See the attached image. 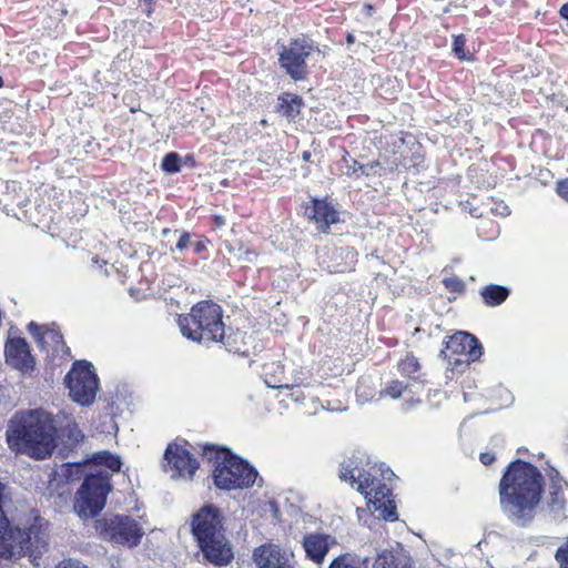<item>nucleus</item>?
I'll return each instance as SVG.
<instances>
[{"label":"nucleus","instance_id":"obj_10","mask_svg":"<svg viewBox=\"0 0 568 568\" xmlns=\"http://www.w3.org/2000/svg\"><path fill=\"white\" fill-rule=\"evenodd\" d=\"M69 396L80 405H91L95 398L99 381L90 363L82 361L73 364L65 376Z\"/></svg>","mask_w":568,"mask_h":568},{"label":"nucleus","instance_id":"obj_9","mask_svg":"<svg viewBox=\"0 0 568 568\" xmlns=\"http://www.w3.org/2000/svg\"><path fill=\"white\" fill-rule=\"evenodd\" d=\"M95 529L103 539L130 548L138 546L144 535V528L138 520L123 515L97 520Z\"/></svg>","mask_w":568,"mask_h":568},{"label":"nucleus","instance_id":"obj_31","mask_svg":"<svg viewBox=\"0 0 568 568\" xmlns=\"http://www.w3.org/2000/svg\"><path fill=\"white\" fill-rule=\"evenodd\" d=\"M444 285L452 292L459 293L464 290V282L456 276L447 277L444 280Z\"/></svg>","mask_w":568,"mask_h":568},{"label":"nucleus","instance_id":"obj_2","mask_svg":"<svg viewBox=\"0 0 568 568\" xmlns=\"http://www.w3.org/2000/svg\"><path fill=\"white\" fill-rule=\"evenodd\" d=\"M54 417L44 409L16 413L9 420L6 438L9 448L34 459H45L57 447Z\"/></svg>","mask_w":568,"mask_h":568},{"label":"nucleus","instance_id":"obj_19","mask_svg":"<svg viewBox=\"0 0 568 568\" xmlns=\"http://www.w3.org/2000/svg\"><path fill=\"white\" fill-rule=\"evenodd\" d=\"M373 568H414L413 561L405 555H394L392 551L383 550L377 555Z\"/></svg>","mask_w":568,"mask_h":568},{"label":"nucleus","instance_id":"obj_18","mask_svg":"<svg viewBox=\"0 0 568 568\" xmlns=\"http://www.w3.org/2000/svg\"><path fill=\"white\" fill-rule=\"evenodd\" d=\"M29 332L42 348H52L54 352L63 345L62 335L52 327L40 326L33 322L29 324Z\"/></svg>","mask_w":568,"mask_h":568},{"label":"nucleus","instance_id":"obj_29","mask_svg":"<svg viewBox=\"0 0 568 568\" xmlns=\"http://www.w3.org/2000/svg\"><path fill=\"white\" fill-rule=\"evenodd\" d=\"M555 558L559 564V568H568V538L565 544L557 549Z\"/></svg>","mask_w":568,"mask_h":568},{"label":"nucleus","instance_id":"obj_21","mask_svg":"<svg viewBox=\"0 0 568 568\" xmlns=\"http://www.w3.org/2000/svg\"><path fill=\"white\" fill-rule=\"evenodd\" d=\"M547 505L554 519L560 520L566 518V498L565 490L561 485H555L552 490L549 491Z\"/></svg>","mask_w":568,"mask_h":568},{"label":"nucleus","instance_id":"obj_20","mask_svg":"<svg viewBox=\"0 0 568 568\" xmlns=\"http://www.w3.org/2000/svg\"><path fill=\"white\" fill-rule=\"evenodd\" d=\"M54 419L55 426L58 424L60 425L61 435L67 437V444L69 446H73L82 440L83 435L70 416L65 413H60Z\"/></svg>","mask_w":568,"mask_h":568},{"label":"nucleus","instance_id":"obj_12","mask_svg":"<svg viewBox=\"0 0 568 568\" xmlns=\"http://www.w3.org/2000/svg\"><path fill=\"white\" fill-rule=\"evenodd\" d=\"M312 47L305 41L295 40L290 48L281 54L282 67L294 79H303L306 73L305 59L311 54Z\"/></svg>","mask_w":568,"mask_h":568},{"label":"nucleus","instance_id":"obj_15","mask_svg":"<svg viewBox=\"0 0 568 568\" xmlns=\"http://www.w3.org/2000/svg\"><path fill=\"white\" fill-rule=\"evenodd\" d=\"M6 361L14 368L27 373L33 368L34 361L23 338L10 339L4 349Z\"/></svg>","mask_w":568,"mask_h":568},{"label":"nucleus","instance_id":"obj_17","mask_svg":"<svg viewBox=\"0 0 568 568\" xmlns=\"http://www.w3.org/2000/svg\"><path fill=\"white\" fill-rule=\"evenodd\" d=\"M318 229L326 231L331 224L339 222L338 212L327 202L315 200L308 212Z\"/></svg>","mask_w":568,"mask_h":568},{"label":"nucleus","instance_id":"obj_13","mask_svg":"<svg viewBox=\"0 0 568 568\" xmlns=\"http://www.w3.org/2000/svg\"><path fill=\"white\" fill-rule=\"evenodd\" d=\"M253 560L257 568H294L291 555L275 544H265L255 548Z\"/></svg>","mask_w":568,"mask_h":568},{"label":"nucleus","instance_id":"obj_38","mask_svg":"<svg viewBox=\"0 0 568 568\" xmlns=\"http://www.w3.org/2000/svg\"><path fill=\"white\" fill-rule=\"evenodd\" d=\"M193 245H194V250L196 252H201L203 250V247H204L202 242H195Z\"/></svg>","mask_w":568,"mask_h":568},{"label":"nucleus","instance_id":"obj_32","mask_svg":"<svg viewBox=\"0 0 568 568\" xmlns=\"http://www.w3.org/2000/svg\"><path fill=\"white\" fill-rule=\"evenodd\" d=\"M55 568H89L88 566L83 565L81 561L75 559H65L59 562Z\"/></svg>","mask_w":568,"mask_h":568},{"label":"nucleus","instance_id":"obj_30","mask_svg":"<svg viewBox=\"0 0 568 568\" xmlns=\"http://www.w3.org/2000/svg\"><path fill=\"white\" fill-rule=\"evenodd\" d=\"M465 38L464 36H457L455 37L454 43H453V51L454 53L462 60H468L469 58L466 55L464 47H465Z\"/></svg>","mask_w":568,"mask_h":568},{"label":"nucleus","instance_id":"obj_5","mask_svg":"<svg viewBox=\"0 0 568 568\" xmlns=\"http://www.w3.org/2000/svg\"><path fill=\"white\" fill-rule=\"evenodd\" d=\"M191 532L203 556L215 566L227 565L233 551L225 537L223 517L214 505H205L195 511L190 521Z\"/></svg>","mask_w":568,"mask_h":568},{"label":"nucleus","instance_id":"obj_39","mask_svg":"<svg viewBox=\"0 0 568 568\" xmlns=\"http://www.w3.org/2000/svg\"><path fill=\"white\" fill-rule=\"evenodd\" d=\"M393 471H390L389 469H387L386 471H383L382 473V476L384 479H390V477L393 476Z\"/></svg>","mask_w":568,"mask_h":568},{"label":"nucleus","instance_id":"obj_25","mask_svg":"<svg viewBox=\"0 0 568 568\" xmlns=\"http://www.w3.org/2000/svg\"><path fill=\"white\" fill-rule=\"evenodd\" d=\"M302 101L296 95H287V98L283 99V103L281 104V109L283 114L290 119H294L301 111Z\"/></svg>","mask_w":568,"mask_h":568},{"label":"nucleus","instance_id":"obj_44","mask_svg":"<svg viewBox=\"0 0 568 568\" xmlns=\"http://www.w3.org/2000/svg\"><path fill=\"white\" fill-rule=\"evenodd\" d=\"M500 214L507 215L508 214V207L507 206H503V211L500 212Z\"/></svg>","mask_w":568,"mask_h":568},{"label":"nucleus","instance_id":"obj_8","mask_svg":"<svg viewBox=\"0 0 568 568\" xmlns=\"http://www.w3.org/2000/svg\"><path fill=\"white\" fill-rule=\"evenodd\" d=\"M48 535L38 527L21 529L9 521L0 529V558L16 560L29 556L34 565L48 550Z\"/></svg>","mask_w":568,"mask_h":568},{"label":"nucleus","instance_id":"obj_45","mask_svg":"<svg viewBox=\"0 0 568 568\" xmlns=\"http://www.w3.org/2000/svg\"><path fill=\"white\" fill-rule=\"evenodd\" d=\"M367 12H371L373 10L372 6H366Z\"/></svg>","mask_w":568,"mask_h":568},{"label":"nucleus","instance_id":"obj_24","mask_svg":"<svg viewBox=\"0 0 568 568\" xmlns=\"http://www.w3.org/2000/svg\"><path fill=\"white\" fill-rule=\"evenodd\" d=\"M265 369V383L272 388H290L288 384H283L282 379L276 376V373H282V366L280 364H268L264 367Z\"/></svg>","mask_w":568,"mask_h":568},{"label":"nucleus","instance_id":"obj_11","mask_svg":"<svg viewBox=\"0 0 568 568\" xmlns=\"http://www.w3.org/2000/svg\"><path fill=\"white\" fill-rule=\"evenodd\" d=\"M164 470L171 473L172 478H193L199 463L187 450L185 445L171 443L164 452Z\"/></svg>","mask_w":568,"mask_h":568},{"label":"nucleus","instance_id":"obj_46","mask_svg":"<svg viewBox=\"0 0 568 568\" xmlns=\"http://www.w3.org/2000/svg\"><path fill=\"white\" fill-rule=\"evenodd\" d=\"M2 85V79L0 78V87Z\"/></svg>","mask_w":568,"mask_h":568},{"label":"nucleus","instance_id":"obj_36","mask_svg":"<svg viewBox=\"0 0 568 568\" xmlns=\"http://www.w3.org/2000/svg\"><path fill=\"white\" fill-rule=\"evenodd\" d=\"M480 462L484 464V465H489L491 464L494 460H495V457L489 454V453H483L480 454Z\"/></svg>","mask_w":568,"mask_h":568},{"label":"nucleus","instance_id":"obj_23","mask_svg":"<svg viewBox=\"0 0 568 568\" xmlns=\"http://www.w3.org/2000/svg\"><path fill=\"white\" fill-rule=\"evenodd\" d=\"M327 568H367V559L361 560L349 552L335 557Z\"/></svg>","mask_w":568,"mask_h":568},{"label":"nucleus","instance_id":"obj_28","mask_svg":"<svg viewBox=\"0 0 568 568\" xmlns=\"http://www.w3.org/2000/svg\"><path fill=\"white\" fill-rule=\"evenodd\" d=\"M405 389H406V386L402 382L394 381L390 383L389 386H387L385 388V390H383L381 393V395L389 396L393 399H397L402 396V394Z\"/></svg>","mask_w":568,"mask_h":568},{"label":"nucleus","instance_id":"obj_3","mask_svg":"<svg viewBox=\"0 0 568 568\" xmlns=\"http://www.w3.org/2000/svg\"><path fill=\"white\" fill-rule=\"evenodd\" d=\"M541 493V474L524 462L513 463L499 484L501 508L518 525H526L532 519Z\"/></svg>","mask_w":568,"mask_h":568},{"label":"nucleus","instance_id":"obj_14","mask_svg":"<svg viewBox=\"0 0 568 568\" xmlns=\"http://www.w3.org/2000/svg\"><path fill=\"white\" fill-rule=\"evenodd\" d=\"M337 545L334 536L323 532H310L302 539L306 558L316 565L323 564L328 551Z\"/></svg>","mask_w":568,"mask_h":568},{"label":"nucleus","instance_id":"obj_34","mask_svg":"<svg viewBox=\"0 0 568 568\" xmlns=\"http://www.w3.org/2000/svg\"><path fill=\"white\" fill-rule=\"evenodd\" d=\"M557 193L568 201V179L557 183Z\"/></svg>","mask_w":568,"mask_h":568},{"label":"nucleus","instance_id":"obj_6","mask_svg":"<svg viewBox=\"0 0 568 568\" xmlns=\"http://www.w3.org/2000/svg\"><path fill=\"white\" fill-rule=\"evenodd\" d=\"M178 325L182 335L193 342L209 344L222 343L230 351H237L225 337L222 310L220 305L203 301L194 305L189 314L179 316Z\"/></svg>","mask_w":568,"mask_h":568},{"label":"nucleus","instance_id":"obj_33","mask_svg":"<svg viewBox=\"0 0 568 568\" xmlns=\"http://www.w3.org/2000/svg\"><path fill=\"white\" fill-rule=\"evenodd\" d=\"M190 244H191L190 234L183 232L180 234V237L175 245V250L182 252Z\"/></svg>","mask_w":568,"mask_h":568},{"label":"nucleus","instance_id":"obj_35","mask_svg":"<svg viewBox=\"0 0 568 568\" xmlns=\"http://www.w3.org/2000/svg\"><path fill=\"white\" fill-rule=\"evenodd\" d=\"M4 489H6V486L3 484H0V529L2 528V526H4L9 521L2 510V496H3Z\"/></svg>","mask_w":568,"mask_h":568},{"label":"nucleus","instance_id":"obj_43","mask_svg":"<svg viewBox=\"0 0 568 568\" xmlns=\"http://www.w3.org/2000/svg\"><path fill=\"white\" fill-rule=\"evenodd\" d=\"M354 41H355L354 36L349 33V34L347 36V43H353Z\"/></svg>","mask_w":568,"mask_h":568},{"label":"nucleus","instance_id":"obj_27","mask_svg":"<svg viewBox=\"0 0 568 568\" xmlns=\"http://www.w3.org/2000/svg\"><path fill=\"white\" fill-rule=\"evenodd\" d=\"M180 155L178 153L172 152L164 156L161 166L163 171H165L166 173H176L178 171H180Z\"/></svg>","mask_w":568,"mask_h":568},{"label":"nucleus","instance_id":"obj_22","mask_svg":"<svg viewBox=\"0 0 568 568\" xmlns=\"http://www.w3.org/2000/svg\"><path fill=\"white\" fill-rule=\"evenodd\" d=\"M508 294V290L499 285H488L481 291V296L489 306L501 304L507 298Z\"/></svg>","mask_w":568,"mask_h":568},{"label":"nucleus","instance_id":"obj_41","mask_svg":"<svg viewBox=\"0 0 568 568\" xmlns=\"http://www.w3.org/2000/svg\"><path fill=\"white\" fill-rule=\"evenodd\" d=\"M215 222H216L217 226H222L225 224V221L222 216H216Z\"/></svg>","mask_w":568,"mask_h":568},{"label":"nucleus","instance_id":"obj_1","mask_svg":"<svg viewBox=\"0 0 568 568\" xmlns=\"http://www.w3.org/2000/svg\"><path fill=\"white\" fill-rule=\"evenodd\" d=\"M121 465L118 455L103 450L94 454L84 464L68 466L69 476H85L73 504V509L80 518L94 517L104 508L106 496L111 491V474L119 471Z\"/></svg>","mask_w":568,"mask_h":568},{"label":"nucleus","instance_id":"obj_4","mask_svg":"<svg viewBox=\"0 0 568 568\" xmlns=\"http://www.w3.org/2000/svg\"><path fill=\"white\" fill-rule=\"evenodd\" d=\"M376 467L369 466L368 460L364 464L362 458L353 455L343 460L339 478L364 495L371 513L385 520H395L396 506L390 498L392 490L376 478Z\"/></svg>","mask_w":568,"mask_h":568},{"label":"nucleus","instance_id":"obj_37","mask_svg":"<svg viewBox=\"0 0 568 568\" xmlns=\"http://www.w3.org/2000/svg\"><path fill=\"white\" fill-rule=\"evenodd\" d=\"M560 14L562 18L568 20V3H566L561 7Z\"/></svg>","mask_w":568,"mask_h":568},{"label":"nucleus","instance_id":"obj_16","mask_svg":"<svg viewBox=\"0 0 568 568\" xmlns=\"http://www.w3.org/2000/svg\"><path fill=\"white\" fill-rule=\"evenodd\" d=\"M446 348L452 354L466 355L467 361H475L481 355V346L477 338L466 332H457L446 342Z\"/></svg>","mask_w":568,"mask_h":568},{"label":"nucleus","instance_id":"obj_26","mask_svg":"<svg viewBox=\"0 0 568 568\" xmlns=\"http://www.w3.org/2000/svg\"><path fill=\"white\" fill-rule=\"evenodd\" d=\"M398 369L402 374L410 376L412 374L418 372L419 362L413 355H406L398 364Z\"/></svg>","mask_w":568,"mask_h":568},{"label":"nucleus","instance_id":"obj_40","mask_svg":"<svg viewBox=\"0 0 568 568\" xmlns=\"http://www.w3.org/2000/svg\"><path fill=\"white\" fill-rule=\"evenodd\" d=\"M252 255H254L252 252L245 251L243 260L250 262L252 260L251 258Z\"/></svg>","mask_w":568,"mask_h":568},{"label":"nucleus","instance_id":"obj_7","mask_svg":"<svg viewBox=\"0 0 568 568\" xmlns=\"http://www.w3.org/2000/svg\"><path fill=\"white\" fill-rule=\"evenodd\" d=\"M203 456L213 463V481L219 489L247 488L257 478V471L230 450L207 446L204 448Z\"/></svg>","mask_w":568,"mask_h":568},{"label":"nucleus","instance_id":"obj_42","mask_svg":"<svg viewBox=\"0 0 568 568\" xmlns=\"http://www.w3.org/2000/svg\"><path fill=\"white\" fill-rule=\"evenodd\" d=\"M291 395L294 397V399H295V400H300V399H301V398H300V392H298V389H295Z\"/></svg>","mask_w":568,"mask_h":568}]
</instances>
